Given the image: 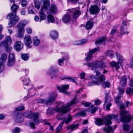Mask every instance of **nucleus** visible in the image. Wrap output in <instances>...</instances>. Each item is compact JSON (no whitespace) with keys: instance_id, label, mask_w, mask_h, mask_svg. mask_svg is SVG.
<instances>
[{"instance_id":"56","label":"nucleus","mask_w":133,"mask_h":133,"mask_svg":"<svg viewBox=\"0 0 133 133\" xmlns=\"http://www.w3.org/2000/svg\"><path fill=\"white\" fill-rule=\"evenodd\" d=\"M27 33L28 34H31L32 32V30L31 28L28 27L26 29Z\"/></svg>"},{"instance_id":"50","label":"nucleus","mask_w":133,"mask_h":133,"mask_svg":"<svg viewBox=\"0 0 133 133\" xmlns=\"http://www.w3.org/2000/svg\"><path fill=\"white\" fill-rule=\"evenodd\" d=\"M63 122H61L60 124L57 127L56 129V133L59 132L61 130L63 126Z\"/></svg>"},{"instance_id":"21","label":"nucleus","mask_w":133,"mask_h":133,"mask_svg":"<svg viewBox=\"0 0 133 133\" xmlns=\"http://www.w3.org/2000/svg\"><path fill=\"white\" fill-rule=\"evenodd\" d=\"M49 36L52 39L55 40L57 39L58 36V33L56 31L53 30L51 31L49 33Z\"/></svg>"},{"instance_id":"32","label":"nucleus","mask_w":133,"mask_h":133,"mask_svg":"<svg viewBox=\"0 0 133 133\" xmlns=\"http://www.w3.org/2000/svg\"><path fill=\"white\" fill-rule=\"evenodd\" d=\"M71 116L69 115L68 116L67 118H63L62 120V122H63V123H65L66 124H67L69 123L72 120Z\"/></svg>"},{"instance_id":"42","label":"nucleus","mask_w":133,"mask_h":133,"mask_svg":"<svg viewBox=\"0 0 133 133\" xmlns=\"http://www.w3.org/2000/svg\"><path fill=\"white\" fill-rule=\"evenodd\" d=\"M21 57L22 58L24 61H27L29 58V55L26 54H22Z\"/></svg>"},{"instance_id":"46","label":"nucleus","mask_w":133,"mask_h":133,"mask_svg":"<svg viewBox=\"0 0 133 133\" xmlns=\"http://www.w3.org/2000/svg\"><path fill=\"white\" fill-rule=\"evenodd\" d=\"M15 62V60H8L7 65L9 67H11L13 65Z\"/></svg>"},{"instance_id":"29","label":"nucleus","mask_w":133,"mask_h":133,"mask_svg":"<svg viewBox=\"0 0 133 133\" xmlns=\"http://www.w3.org/2000/svg\"><path fill=\"white\" fill-rule=\"evenodd\" d=\"M107 39V38L104 36L100 38L97 39L95 42V44L97 45H99L102 43L103 42L105 41Z\"/></svg>"},{"instance_id":"18","label":"nucleus","mask_w":133,"mask_h":133,"mask_svg":"<svg viewBox=\"0 0 133 133\" xmlns=\"http://www.w3.org/2000/svg\"><path fill=\"white\" fill-rule=\"evenodd\" d=\"M57 94L56 93L52 94L49 97L47 100V106L50 105L52 102L55 101Z\"/></svg>"},{"instance_id":"44","label":"nucleus","mask_w":133,"mask_h":133,"mask_svg":"<svg viewBox=\"0 0 133 133\" xmlns=\"http://www.w3.org/2000/svg\"><path fill=\"white\" fill-rule=\"evenodd\" d=\"M110 83L108 81H105L102 84V86L104 88H109L110 85Z\"/></svg>"},{"instance_id":"41","label":"nucleus","mask_w":133,"mask_h":133,"mask_svg":"<svg viewBox=\"0 0 133 133\" xmlns=\"http://www.w3.org/2000/svg\"><path fill=\"white\" fill-rule=\"evenodd\" d=\"M32 112L29 111H26L23 113V116L25 117L31 118V115Z\"/></svg>"},{"instance_id":"2","label":"nucleus","mask_w":133,"mask_h":133,"mask_svg":"<svg viewBox=\"0 0 133 133\" xmlns=\"http://www.w3.org/2000/svg\"><path fill=\"white\" fill-rule=\"evenodd\" d=\"M82 91V90L81 89H79L77 91L75 97L70 103H68L66 106H63L61 107L60 108H59L57 106L55 108H53V111L56 112H59L63 114L69 112L70 110V107L77 102V100L76 97H77L78 94L80 93H81Z\"/></svg>"},{"instance_id":"6","label":"nucleus","mask_w":133,"mask_h":133,"mask_svg":"<svg viewBox=\"0 0 133 133\" xmlns=\"http://www.w3.org/2000/svg\"><path fill=\"white\" fill-rule=\"evenodd\" d=\"M99 47L95 48L93 49L89 50L87 53V56L85 58V60L87 62L91 61V59L94 57L93 55L95 53L99 51Z\"/></svg>"},{"instance_id":"27","label":"nucleus","mask_w":133,"mask_h":133,"mask_svg":"<svg viewBox=\"0 0 133 133\" xmlns=\"http://www.w3.org/2000/svg\"><path fill=\"white\" fill-rule=\"evenodd\" d=\"M116 55L117 60V63L121 65L123 62V59L122 56L118 53H116Z\"/></svg>"},{"instance_id":"54","label":"nucleus","mask_w":133,"mask_h":133,"mask_svg":"<svg viewBox=\"0 0 133 133\" xmlns=\"http://www.w3.org/2000/svg\"><path fill=\"white\" fill-rule=\"evenodd\" d=\"M72 44L74 45H81L80 40H76L74 41Z\"/></svg>"},{"instance_id":"35","label":"nucleus","mask_w":133,"mask_h":133,"mask_svg":"<svg viewBox=\"0 0 133 133\" xmlns=\"http://www.w3.org/2000/svg\"><path fill=\"white\" fill-rule=\"evenodd\" d=\"M79 125L78 123H77L76 124L71 125L70 126L68 127L67 128V129L68 130L73 131L77 129L78 128Z\"/></svg>"},{"instance_id":"20","label":"nucleus","mask_w":133,"mask_h":133,"mask_svg":"<svg viewBox=\"0 0 133 133\" xmlns=\"http://www.w3.org/2000/svg\"><path fill=\"white\" fill-rule=\"evenodd\" d=\"M14 115L15 116V119L16 121L19 123L22 122L23 120L22 118L23 116V114L20 112H17L14 113L13 112Z\"/></svg>"},{"instance_id":"53","label":"nucleus","mask_w":133,"mask_h":133,"mask_svg":"<svg viewBox=\"0 0 133 133\" xmlns=\"http://www.w3.org/2000/svg\"><path fill=\"white\" fill-rule=\"evenodd\" d=\"M86 73L85 72H82L79 73V75L80 78L81 79H84L85 78V76Z\"/></svg>"},{"instance_id":"59","label":"nucleus","mask_w":133,"mask_h":133,"mask_svg":"<svg viewBox=\"0 0 133 133\" xmlns=\"http://www.w3.org/2000/svg\"><path fill=\"white\" fill-rule=\"evenodd\" d=\"M12 131L13 133L14 131L15 132V133H16V132L19 133L20 131V129L19 128L16 127L15 128L14 130H12Z\"/></svg>"},{"instance_id":"12","label":"nucleus","mask_w":133,"mask_h":133,"mask_svg":"<svg viewBox=\"0 0 133 133\" xmlns=\"http://www.w3.org/2000/svg\"><path fill=\"white\" fill-rule=\"evenodd\" d=\"M42 8L40 10L39 12L40 20L39 22H41L43 20H45L46 18V15L44 12V11L46 12L49 8Z\"/></svg>"},{"instance_id":"55","label":"nucleus","mask_w":133,"mask_h":133,"mask_svg":"<svg viewBox=\"0 0 133 133\" xmlns=\"http://www.w3.org/2000/svg\"><path fill=\"white\" fill-rule=\"evenodd\" d=\"M88 39H83L80 40V45H82L85 43L87 41Z\"/></svg>"},{"instance_id":"28","label":"nucleus","mask_w":133,"mask_h":133,"mask_svg":"<svg viewBox=\"0 0 133 133\" xmlns=\"http://www.w3.org/2000/svg\"><path fill=\"white\" fill-rule=\"evenodd\" d=\"M4 46L6 48V51L9 52L11 51L12 49V48L10 45H8V44H6L5 43H0V47Z\"/></svg>"},{"instance_id":"14","label":"nucleus","mask_w":133,"mask_h":133,"mask_svg":"<svg viewBox=\"0 0 133 133\" xmlns=\"http://www.w3.org/2000/svg\"><path fill=\"white\" fill-rule=\"evenodd\" d=\"M23 47V44L20 41H17L14 45V49L17 51H21Z\"/></svg>"},{"instance_id":"17","label":"nucleus","mask_w":133,"mask_h":133,"mask_svg":"<svg viewBox=\"0 0 133 133\" xmlns=\"http://www.w3.org/2000/svg\"><path fill=\"white\" fill-rule=\"evenodd\" d=\"M39 115V114L38 112L35 113L32 112L31 118L33 119V121L36 124L39 123L40 122V121L38 119Z\"/></svg>"},{"instance_id":"16","label":"nucleus","mask_w":133,"mask_h":133,"mask_svg":"<svg viewBox=\"0 0 133 133\" xmlns=\"http://www.w3.org/2000/svg\"><path fill=\"white\" fill-rule=\"evenodd\" d=\"M24 42L28 48H31L32 46L31 44L32 43V41L30 36L29 35H26L24 38Z\"/></svg>"},{"instance_id":"34","label":"nucleus","mask_w":133,"mask_h":133,"mask_svg":"<svg viewBox=\"0 0 133 133\" xmlns=\"http://www.w3.org/2000/svg\"><path fill=\"white\" fill-rule=\"evenodd\" d=\"M66 79L69 80L70 81L74 82L75 83H76V81L77 80V78L75 77H70L65 76L62 79L65 80Z\"/></svg>"},{"instance_id":"1","label":"nucleus","mask_w":133,"mask_h":133,"mask_svg":"<svg viewBox=\"0 0 133 133\" xmlns=\"http://www.w3.org/2000/svg\"><path fill=\"white\" fill-rule=\"evenodd\" d=\"M116 116L113 114H109L107 116V117L103 119L99 118L96 119L95 122V124L97 125H101L103 124H105L108 127V128L105 127L103 129L104 131L106 133H110V132L113 133L114 129L111 126H109L111 124V120L112 119L115 118Z\"/></svg>"},{"instance_id":"43","label":"nucleus","mask_w":133,"mask_h":133,"mask_svg":"<svg viewBox=\"0 0 133 133\" xmlns=\"http://www.w3.org/2000/svg\"><path fill=\"white\" fill-rule=\"evenodd\" d=\"M111 65L113 67H115L117 69H118L119 68V65L117 62H116L114 61H112L111 63Z\"/></svg>"},{"instance_id":"13","label":"nucleus","mask_w":133,"mask_h":133,"mask_svg":"<svg viewBox=\"0 0 133 133\" xmlns=\"http://www.w3.org/2000/svg\"><path fill=\"white\" fill-rule=\"evenodd\" d=\"M127 21L126 19L123 20V21L120 30V34L121 35L126 34H128L129 33V31H127V27L126 23Z\"/></svg>"},{"instance_id":"49","label":"nucleus","mask_w":133,"mask_h":133,"mask_svg":"<svg viewBox=\"0 0 133 133\" xmlns=\"http://www.w3.org/2000/svg\"><path fill=\"white\" fill-rule=\"evenodd\" d=\"M37 102L38 103H42L47 105V100H45L44 99H38L37 100Z\"/></svg>"},{"instance_id":"10","label":"nucleus","mask_w":133,"mask_h":133,"mask_svg":"<svg viewBox=\"0 0 133 133\" xmlns=\"http://www.w3.org/2000/svg\"><path fill=\"white\" fill-rule=\"evenodd\" d=\"M7 57V54L3 53L2 54L0 58V73L3 72L4 70V63L5 62Z\"/></svg>"},{"instance_id":"38","label":"nucleus","mask_w":133,"mask_h":133,"mask_svg":"<svg viewBox=\"0 0 133 133\" xmlns=\"http://www.w3.org/2000/svg\"><path fill=\"white\" fill-rule=\"evenodd\" d=\"M93 25V22L91 21H88L86 24L85 28L89 30L91 29Z\"/></svg>"},{"instance_id":"25","label":"nucleus","mask_w":133,"mask_h":133,"mask_svg":"<svg viewBox=\"0 0 133 133\" xmlns=\"http://www.w3.org/2000/svg\"><path fill=\"white\" fill-rule=\"evenodd\" d=\"M18 28V32L17 37L18 38H21L23 35L24 32V28Z\"/></svg>"},{"instance_id":"62","label":"nucleus","mask_w":133,"mask_h":133,"mask_svg":"<svg viewBox=\"0 0 133 133\" xmlns=\"http://www.w3.org/2000/svg\"><path fill=\"white\" fill-rule=\"evenodd\" d=\"M52 111H53V108L49 107L47 109V113L48 114H52Z\"/></svg>"},{"instance_id":"58","label":"nucleus","mask_w":133,"mask_h":133,"mask_svg":"<svg viewBox=\"0 0 133 133\" xmlns=\"http://www.w3.org/2000/svg\"><path fill=\"white\" fill-rule=\"evenodd\" d=\"M57 106H65L64 105V103L60 101H58L57 102ZM67 105H66V106Z\"/></svg>"},{"instance_id":"26","label":"nucleus","mask_w":133,"mask_h":133,"mask_svg":"<svg viewBox=\"0 0 133 133\" xmlns=\"http://www.w3.org/2000/svg\"><path fill=\"white\" fill-rule=\"evenodd\" d=\"M33 42L35 46H37L40 44V39L37 36H34L33 38Z\"/></svg>"},{"instance_id":"3","label":"nucleus","mask_w":133,"mask_h":133,"mask_svg":"<svg viewBox=\"0 0 133 133\" xmlns=\"http://www.w3.org/2000/svg\"><path fill=\"white\" fill-rule=\"evenodd\" d=\"M18 8V6L15 4H13L11 7L12 12L9 14L7 16L10 19L8 23L9 27L13 26L19 21V18L16 14Z\"/></svg>"},{"instance_id":"63","label":"nucleus","mask_w":133,"mask_h":133,"mask_svg":"<svg viewBox=\"0 0 133 133\" xmlns=\"http://www.w3.org/2000/svg\"><path fill=\"white\" fill-rule=\"evenodd\" d=\"M88 128L87 127L85 128L80 133H88Z\"/></svg>"},{"instance_id":"33","label":"nucleus","mask_w":133,"mask_h":133,"mask_svg":"<svg viewBox=\"0 0 133 133\" xmlns=\"http://www.w3.org/2000/svg\"><path fill=\"white\" fill-rule=\"evenodd\" d=\"M48 22V23H53L55 21V18L54 16L50 14L48 15L47 17Z\"/></svg>"},{"instance_id":"45","label":"nucleus","mask_w":133,"mask_h":133,"mask_svg":"<svg viewBox=\"0 0 133 133\" xmlns=\"http://www.w3.org/2000/svg\"><path fill=\"white\" fill-rule=\"evenodd\" d=\"M35 7L38 10L40 7V3L39 1H36L34 2Z\"/></svg>"},{"instance_id":"52","label":"nucleus","mask_w":133,"mask_h":133,"mask_svg":"<svg viewBox=\"0 0 133 133\" xmlns=\"http://www.w3.org/2000/svg\"><path fill=\"white\" fill-rule=\"evenodd\" d=\"M24 108L23 106H20L18 108H16V109L14 110V113L17 112H16L17 111H21L23 110Z\"/></svg>"},{"instance_id":"5","label":"nucleus","mask_w":133,"mask_h":133,"mask_svg":"<svg viewBox=\"0 0 133 133\" xmlns=\"http://www.w3.org/2000/svg\"><path fill=\"white\" fill-rule=\"evenodd\" d=\"M90 79L92 80L91 82H88L87 85L88 86H90L94 85H98L101 82L104 81L105 77L104 75H101L99 78H97L92 75L90 76Z\"/></svg>"},{"instance_id":"9","label":"nucleus","mask_w":133,"mask_h":133,"mask_svg":"<svg viewBox=\"0 0 133 133\" xmlns=\"http://www.w3.org/2000/svg\"><path fill=\"white\" fill-rule=\"evenodd\" d=\"M105 103L103 105L104 108L106 107V110H110V107L112 104L110 103L111 101V97L108 94H105Z\"/></svg>"},{"instance_id":"7","label":"nucleus","mask_w":133,"mask_h":133,"mask_svg":"<svg viewBox=\"0 0 133 133\" xmlns=\"http://www.w3.org/2000/svg\"><path fill=\"white\" fill-rule=\"evenodd\" d=\"M23 85L24 89L28 90L32 89L33 87V85L31 83L29 77L26 76L22 80Z\"/></svg>"},{"instance_id":"11","label":"nucleus","mask_w":133,"mask_h":133,"mask_svg":"<svg viewBox=\"0 0 133 133\" xmlns=\"http://www.w3.org/2000/svg\"><path fill=\"white\" fill-rule=\"evenodd\" d=\"M58 72V70L55 68L53 65L50 66L48 70L47 71V73L49 75H52L51 76L52 79L57 76L56 74Z\"/></svg>"},{"instance_id":"19","label":"nucleus","mask_w":133,"mask_h":133,"mask_svg":"<svg viewBox=\"0 0 133 133\" xmlns=\"http://www.w3.org/2000/svg\"><path fill=\"white\" fill-rule=\"evenodd\" d=\"M71 12L74 13L73 17L74 18L76 19L78 18L81 14L78 8L72 9L71 10Z\"/></svg>"},{"instance_id":"40","label":"nucleus","mask_w":133,"mask_h":133,"mask_svg":"<svg viewBox=\"0 0 133 133\" xmlns=\"http://www.w3.org/2000/svg\"><path fill=\"white\" fill-rule=\"evenodd\" d=\"M28 90V93L30 96H32L35 95L36 90L34 89V87L32 89Z\"/></svg>"},{"instance_id":"57","label":"nucleus","mask_w":133,"mask_h":133,"mask_svg":"<svg viewBox=\"0 0 133 133\" xmlns=\"http://www.w3.org/2000/svg\"><path fill=\"white\" fill-rule=\"evenodd\" d=\"M82 104L85 107H88L91 105V103L89 102H83Z\"/></svg>"},{"instance_id":"37","label":"nucleus","mask_w":133,"mask_h":133,"mask_svg":"<svg viewBox=\"0 0 133 133\" xmlns=\"http://www.w3.org/2000/svg\"><path fill=\"white\" fill-rule=\"evenodd\" d=\"M12 41L11 36H8L6 37L4 41L1 42L0 43H5L6 44H8L9 43H11L12 42Z\"/></svg>"},{"instance_id":"51","label":"nucleus","mask_w":133,"mask_h":133,"mask_svg":"<svg viewBox=\"0 0 133 133\" xmlns=\"http://www.w3.org/2000/svg\"><path fill=\"white\" fill-rule=\"evenodd\" d=\"M106 54L107 55L110 56L111 58H112L114 56V55L113 54V52L111 50H107Z\"/></svg>"},{"instance_id":"61","label":"nucleus","mask_w":133,"mask_h":133,"mask_svg":"<svg viewBox=\"0 0 133 133\" xmlns=\"http://www.w3.org/2000/svg\"><path fill=\"white\" fill-rule=\"evenodd\" d=\"M129 128V126L127 124H126L123 126V129L125 131H127L128 130Z\"/></svg>"},{"instance_id":"30","label":"nucleus","mask_w":133,"mask_h":133,"mask_svg":"<svg viewBox=\"0 0 133 133\" xmlns=\"http://www.w3.org/2000/svg\"><path fill=\"white\" fill-rule=\"evenodd\" d=\"M50 11L54 14H55L57 12V8L54 4H53L51 5Z\"/></svg>"},{"instance_id":"4","label":"nucleus","mask_w":133,"mask_h":133,"mask_svg":"<svg viewBox=\"0 0 133 133\" xmlns=\"http://www.w3.org/2000/svg\"><path fill=\"white\" fill-rule=\"evenodd\" d=\"M87 64L89 67H91V70H94L98 68H104L107 66L106 64L101 61H95L94 62L87 63Z\"/></svg>"},{"instance_id":"15","label":"nucleus","mask_w":133,"mask_h":133,"mask_svg":"<svg viewBox=\"0 0 133 133\" xmlns=\"http://www.w3.org/2000/svg\"><path fill=\"white\" fill-rule=\"evenodd\" d=\"M69 87L68 85H62L60 87L57 86V89L59 91L65 94L69 95V92L66 91Z\"/></svg>"},{"instance_id":"8","label":"nucleus","mask_w":133,"mask_h":133,"mask_svg":"<svg viewBox=\"0 0 133 133\" xmlns=\"http://www.w3.org/2000/svg\"><path fill=\"white\" fill-rule=\"evenodd\" d=\"M127 113V112L125 111H121L120 115L121 116V119L122 122L129 123L130 121L131 118V115L130 114L126 115Z\"/></svg>"},{"instance_id":"60","label":"nucleus","mask_w":133,"mask_h":133,"mask_svg":"<svg viewBox=\"0 0 133 133\" xmlns=\"http://www.w3.org/2000/svg\"><path fill=\"white\" fill-rule=\"evenodd\" d=\"M133 91V89L130 88H128L126 91V93L127 94H130L131 92Z\"/></svg>"},{"instance_id":"39","label":"nucleus","mask_w":133,"mask_h":133,"mask_svg":"<svg viewBox=\"0 0 133 133\" xmlns=\"http://www.w3.org/2000/svg\"><path fill=\"white\" fill-rule=\"evenodd\" d=\"M98 107H95L93 105H92L89 107V110L90 111L92 114L94 113L98 109Z\"/></svg>"},{"instance_id":"64","label":"nucleus","mask_w":133,"mask_h":133,"mask_svg":"<svg viewBox=\"0 0 133 133\" xmlns=\"http://www.w3.org/2000/svg\"><path fill=\"white\" fill-rule=\"evenodd\" d=\"M118 90L119 94H122L124 92V90L123 88L119 87L118 88Z\"/></svg>"},{"instance_id":"22","label":"nucleus","mask_w":133,"mask_h":133,"mask_svg":"<svg viewBox=\"0 0 133 133\" xmlns=\"http://www.w3.org/2000/svg\"><path fill=\"white\" fill-rule=\"evenodd\" d=\"M90 11L91 14H95L99 11L98 7L96 5L92 6L90 8Z\"/></svg>"},{"instance_id":"31","label":"nucleus","mask_w":133,"mask_h":133,"mask_svg":"<svg viewBox=\"0 0 133 133\" xmlns=\"http://www.w3.org/2000/svg\"><path fill=\"white\" fill-rule=\"evenodd\" d=\"M27 23V22L25 20L21 21L18 24L17 27L20 28H23Z\"/></svg>"},{"instance_id":"23","label":"nucleus","mask_w":133,"mask_h":133,"mask_svg":"<svg viewBox=\"0 0 133 133\" xmlns=\"http://www.w3.org/2000/svg\"><path fill=\"white\" fill-rule=\"evenodd\" d=\"M71 17L69 15L66 14L64 15L62 18L63 22L65 23H68L71 20Z\"/></svg>"},{"instance_id":"48","label":"nucleus","mask_w":133,"mask_h":133,"mask_svg":"<svg viewBox=\"0 0 133 133\" xmlns=\"http://www.w3.org/2000/svg\"><path fill=\"white\" fill-rule=\"evenodd\" d=\"M8 60H15V55L12 53H10L9 55Z\"/></svg>"},{"instance_id":"36","label":"nucleus","mask_w":133,"mask_h":133,"mask_svg":"<svg viewBox=\"0 0 133 133\" xmlns=\"http://www.w3.org/2000/svg\"><path fill=\"white\" fill-rule=\"evenodd\" d=\"M43 2V6L42 8H49L50 6V1L49 0H41Z\"/></svg>"},{"instance_id":"24","label":"nucleus","mask_w":133,"mask_h":133,"mask_svg":"<svg viewBox=\"0 0 133 133\" xmlns=\"http://www.w3.org/2000/svg\"><path fill=\"white\" fill-rule=\"evenodd\" d=\"M69 58V56L66 55L63 57L59 58L58 60V63L60 66L63 65L64 64V61L65 60H67Z\"/></svg>"},{"instance_id":"47","label":"nucleus","mask_w":133,"mask_h":133,"mask_svg":"<svg viewBox=\"0 0 133 133\" xmlns=\"http://www.w3.org/2000/svg\"><path fill=\"white\" fill-rule=\"evenodd\" d=\"M86 115L85 111H81L80 112L78 113L75 115L78 116H84Z\"/></svg>"}]
</instances>
